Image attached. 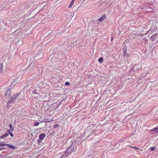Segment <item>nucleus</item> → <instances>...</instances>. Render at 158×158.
Here are the masks:
<instances>
[{
	"label": "nucleus",
	"instance_id": "nucleus-1",
	"mask_svg": "<svg viewBox=\"0 0 158 158\" xmlns=\"http://www.w3.org/2000/svg\"><path fill=\"white\" fill-rule=\"evenodd\" d=\"M151 134H154L156 133H158V126L150 131Z\"/></svg>",
	"mask_w": 158,
	"mask_h": 158
},
{
	"label": "nucleus",
	"instance_id": "nucleus-2",
	"mask_svg": "<svg viewBox=\"0 0 158 158\" xmlns=\"http://www.w3.org/2000/svg\"><path fill=\"white\" fill-rule=\"evenodd\" d=\"M71 148L70 147H69L67 149L66 151L64 153L65 155L68 156L72 152L73 149Z\"/></svg>",
	"mask_w": 158,
	"mask_h": 158
},
{
	"label": "nucleus",
	"instance_id": "nucleus-3",
	"mask_svg": "<svg viewBox=\"0 0 158 158\" xmlns=\"http://www.w3.org/2000/svg\"><path fill=\"white\" fill-rule=\"evenodd\" d=\"M46 136V135L45 134L43 133L40 134L39 135V138L41 140H43L44 139V138Z\"/></svg>",
	"mask_w": 158,
	"mask_h": 158
},
{
	"label": "nucleus",
	"instance_id": "nucleus-4",
	"mask_svg": "<svg viewBox=\"0 0 158 158\" xmlns=\"http://www.w3.org/2000/svg\"><path fill=\"white\" fill-rule=\"evenodd\" d=\"M106 18V16L105 15L102 16L101 18L98 19V21L102 22Z\"/></svg>",
	"mask_w": 158,
	"mask_h": 158
},
{
	"label": "nucleus",
	"instance_id": "nucleus-5",
	"mask_svg": "<svg viewBox=\"0 0 158 158\" xmlns=\"http://www.w3.org/2000/svg\"><path fill=\"white\" fill-rule=\"evenodd\" d=\"M6 146L8 147L9 148H10L11 149H15V147L14 146L11 145L10 144H6Z\"/></svg>",
	"mask_w": 158,
	"mask_h": 158
},
{
	"label": "nucleus",
	"instance_id": "nucleus-6",
	"mask_svg": "<svg viewBox=\"0 0 158 158\" xmlns=\"http://www.w3.org/2000/svg\"><path fill=\"white\" fill-rule=\"evenodd\" d=\"M75 0H72L69 5L68 6L69 8H71Z\"/></svg>",
	"mask_w": 158,
	"mask_h": 158
},
{
	"label": "nucleus",
	"instance_id": "nucleus-7",
	"mask_svg": "<svg viewBox=\"0 0 158 158\" xmlns=\"http://www.w3.org/2000/svg\"><path fill=\"white\" fill-rule=\"evenodd\" d=\"M9 135L8 134H6L4 135H2L0 137V139H4L7 136Z\"/></svg>",
	"mask_w": 158,
	"mask_h": 158
},
{
	"label": "nucleus",
	"instance_id": "nucleus-8",
	"mask_svg": "<svg viewBox=\"0 0 158 158\" xmlns=\"http://www.w3.org/2000/svg\"><path fill=\"white\" fill-rule=\"evenodd\" d=\"M46 120L47 121H41V122L43 123V122H44L45 123H48V122H50L51 121H52V119L51 120H50L49 118H48L46 119Z\"/></svg>",
	"mask_w": 158,
	"mask_h": 158
},
{
	"label": "nucleus",
	"instance_id": "nucleus-9",
	"mask_svg": "<svg viewBox=\"0 0 158 158\" xmlns=\"http://www.w3.org/2000/svg\"><path fill=\"white\" fill-rule=\"evenodd\" d=\"M18 95H16L15 96H12L11 98V100H15L18 97Z\"/></svg>",
	"mask_w": 158,
	"mask_h": 158
},
{
	"label": "nucleus",
	"instance_id": "nucleus-10",
	"mask_svg": "<svg viewBox=\"0 0 158 158\" xmlns=\"http://www.w3.org/2000/svg\"><path fill=\"white\" fill-rule=\"evenodd\" d=\"M6 144L5 143L3 142L2 143L0 142V146H6Z\"/></svg>",
	"mask_w": 158,
	"mask_h": 158
},
{
	"label": "nucleus",
	"instance_id": "nucleus-11",
	"mask_svg": "<svg viewBox=\"0 0 158 158\" xmlns=\"http://www.w3.org/2000/svg\"><path fill=\"white\" fill-rule=\"evenodd\" d=\"M103 60V58L102 57H101L98 59V61L100 63H102Z\"/></svg>",
	"mask_w": 158,
	"mask_h": 158
},
{
	"label": "nucleus",
	"instance_id": "nucleus-12",
	"mask_svg": "<svg viewBox=\"0 0 158 158\" xmlns=\"http://www.w3.org/2000/svg\"><path fill=\"white\" fill-rule=\"evenodd\" d=\"M2 64L0 63V73H1L2 71Z\"/></svg>",
	"mask_w": 158,
	"mask_h": 158
},
{
	"label": "nucleus",
	"instance_id": "nucleus-13",
	"mask_svg": "<svg viewBox=\"0 0 158 158\" xmlns=\"http://www.w3.org/2000/svg\"><path fill=\"white\" fill-rule=\"evenodd\" d=\"M129 146L131 148H134V149H139V148H137L135 147H133V146Z\"/></svg>",
	"mask_w": 158,
	"mask_h": 158
},
{
	"label": "nucleus",
	"instance_id": "nucleus-14",
	"mask_svg": "<svg viewBox=\"0 0 158 158\" xmlns=\"http://www.w3.org/2000/svg\"><path fill=\"white\" fill-rule=\"evenodd\" d=\"M39 123L38 122H35L34 123V126H38L39 124Z\"/></svg>",
	"mask_w": 158,
	"mask_h": 158
},
{
	"label": "nucleus",
	"instance_id": "nucleus-15",
	"mask_svg": "<svg viewBox=\"0 0 158 158\" xmlns=\"http://www.w3.org/2000/svg\"><path fill=\"white\" fill-rule=\"evenodd\" d=\"M70 84V83L69 82H66L65 83V85H69Z\"/></svg>",
	"mask_w": 158,
	"mask_h": 158
},
{
	"label": "nucleus",
	"instance_id": "nucleus-16",
	"mask_svg": "<svg viewBox=\"0 0 158 158\" xmlns=\"http://www.w3.org/2000/svg\"><path fill=\"white\" fill-rule=\"evenodd\" d=\"M59 126V125L57 124H55L53 126L54 128H56Z\"/></svg>",
	"mask_w": 158,
	"mask_h": 158
},
{
	"label": "nucleus",
	"instance_id": "nucleus-17",
	"mask_svg": "<svg viewBox=\"0 0 158 158\" xmlns=\"http://www.w3.org/2000/svg\"><path fill=\"white\" fill-rule=\"evenodd\" d=\"M10 130L11 131V132H13L14 131V130L13 127L10 128Z\"/></svg>",
	"mask_w": 158,
	"mask_h": 158
},
{
	"label": "nucleus",
	"instance_id": "nucleus-18",
	"mask_svg": "<svg viewBox=\"0 0 158 158\" xmlns=\"http://www.w3.org/2000/svg\"><path fill=\"white\" fill-rule=\"evenodd\" d=\"M7 132L9 133V134H10V133H11V131H10V129L8 130L7 131Z\"/></svg>",
	"mask_w": 158,
	"mask_h": 158
},
{
	"label": "nucleus",
	"instance_id": "nucleus-19",
	"mask_svg": "<svg viewBox=\"0 0 158 158\" xmlns=\"http://www.w3.org/2000/svg\"><path fill=\"white\" fill-rule=\"evenodd\" d=\"M156 36V35H152V36H151V38L152 39L153 38H155Z\"/></svg>",
	"mask_w": 158,
	"mask_h": 158
},
{
	"label": "nucleus",
	"instance_id": "nucleus-20",
	"mask_svg": "<svg viewBox=\"0 0 158 158\" xmlns=\"http://www.w3.org/2000/svg\"><path fill=\"white\" fill-rule=\"evenodd\" d=\"M155 149V148H154V147H152V148H151V150L152 151H153V150Z\"/></svg>",
	"mask_w": 158,
	"mask_h": 158
},
{
	"label": "nucleus",
	"instance_id": "nucleus-21",
	"mask_svg": "<svg viewBox=\"0 0 158 158\" xmlns=\"http://www.w3.org/2000/svg\"><path fill=\"white\" fill-rule=\"evenodd\" d=\"M9 134L11 136H12V137H13L14 136V135H13V134H12L11 133H10Z\"/></svg>",
	"mask_w": 158,
	"mask_h": 158
},
{
	"label": "nucleus",
	"instance_id": "nucleus-22",
	"mask_svg": "<svg viewBox=\"0 0 158 158\" xmlns=\"http://www.w3.org/2000/svg\"><path fill=\"white\" fill-rule=\"evenodd\" d=\"M5 149L4 148H0V151L2 150Z\"/></svg>",
	"mask_w": 158,
	"mask_h": 158
},
{
	"label": "nucleus",
	"instance_id": "nucleus-23",
	"mask_svg": "<svg viewBox=\"0 0 158 158\" xmlns=\"http://www.w3.org/2000/svg\"><path fill=\"white\" fill-rule=\"evenodd\" d=\"M38 141L39 143H40L41 142V141L40 140H38Z\"/></svg>",
	"mask_w": 158,
	"mask_h": 158
},
{
	"label": "nucleus",
	"instance_id": "nucleus-24",
	"mask_svg": "<svg viewBox=\"0 0 158 158\" xmlns=\"http://www.w3.org/2000/svg\"><path fill=\"white\" fill-rule=\"evenodd\" d=\"M139 35L141 37L143 36V35L142 34H141Z\"/></svg>",
	"mask_w": 158,
	"mask_h": 158
},
{
	"label": "nucleus",
	"instance_id": "nucleus-25",
	"mask_svg": "<svg viewBox=\"0 0 158 158\" xmlns=\"http://www.w3.org/2000/svg\"><path fill=\"white\" fill-rule=\"evenodd\" d=\"M9 127H10V128L12 127V126L11 124L9 125Z\"/></svg>",
	"mask_w": 158,
	"mask_h": 158
},
{
	"label": "nucleus",
	"instance_id": "nucleus-26",
	"mask_svg": "<svg viewBox=\"0 0 158 158\" xmlns=\"http://www.w3.org/2000/svg\"><path fill=\"white\" fill-rule=\"evenodd\" d=\"M113 38H112L111 39V41H112V40H113Z\"/></svg>",
	"mask_w": 158,
	"mask_h": 158
}]
</instances>
